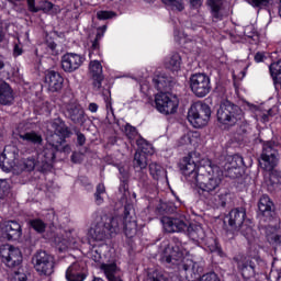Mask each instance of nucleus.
<instances>
[{
    "label": "nucleus",
    "instance_id": "09e8293b",
    "mask_svg": "<svg viewBox=\"0 0 281 281\" xmlns=\"http://www.w3.org/2000/svg\"><path fill=\"white\" fill-rule=\"evenodd\" d=\"M10 194V184L7 180H0V199L8 196Z\"/></svg>",
    "mask_w": 281,
    "mask_h": 281
},
{
    "label": "nucleus",
    "instance_id": "58836bf2",
    "mask_svg": "<svg viewBox=\"0 0 281 281\" xmlns=\"http://www.w3.org/2000/svg\"><path fill=\"white\" fill-rule=\"evenodd\" d=\"M149 175L153 177V179L159 181V179L166 175V169H164L162 166L157 162H151L149 164Z\"/></svg>",
    "mask_w": 281,
    "mask_h": 281
},
{
    "label": "nucleus",
    "instance_id": "603ef678",
    "mask_svg": "<svg viewBox=\"0 0 281 281\" xmlns=\"http://www.w3.org/2000/svg\"><path fill=\"white\" fill-rule=\"evenodd\" d=\"M26 5L29 12L36 14V12H41V8L36 7V0H26Z\"/></svg>",
    "mask_w": 281,
    "mask_h": 281
},
{
    "label": "nucleus",
    "instance_id": "774afa93",
    "mask_svg": "<svg viewBox=\"0 0 281 281\" xmlns=\"http://www.w3.org/2000/svg\"><path fill=\"white\" fill-rule=\"evenodd\" d=\"M180 144H192V138H190V134H186L180 138Z\"/></svg>",
    "mask_w": 281,
    "mask_h": 281
},
{
    "label": "nucleus",
    "instance_id": "9b49d317",
    "mask_svg": "<svg viewBox=\"0 0 281 281\" xmlns=\"http://www.w3.org/2000/svg\"><path fill=\"white\" fill-rule=\"evenodd\" d=\"M189 87L196 98H205L212 91V79L204 72H195L189 78Z\"/></svg>",
    "mask_w": 281,
    "mask_h": 281
},
{
    "label": "nucleus",
    "instance_id": "c03bdc74",
    "mask_svg": "<svg viewBox=\"0 0 281 281\" xmlns=\"http://www.w3.org/2000/svg\"><path fill=\"white\" fill-rule=\"evenodd\" d=\"M119 170V179L120 180H128L131 178V168L126 164L116 165Z\"/></svg>",
    "mask_w": 281,
    "mask_h": 281
},
{
    "label": "nucleus",
    "instance_id": "2eb2a0df",
    "mask_svg": "<svg viewBox=\"0 0 281 281\" xmlns=\"http://www.w3.org/2000/svg\"><path fill=\"white\" fill-rule=\"evenodd\" d=\"M223 173L229 179H238L245 172V158L235 154L227 156L223 166Z\"/></svg>",
    "mask_w": 281,
    "mask_h": 281
},
{
    "label": "nucleus",
    "instance_id": "37998d69",
    "mask_svg": "<svg viewBox=\"0 0 281 281\" xmlns=\"http://www.w3.org/2000/svg\"><path fill=\"white\" fill-rule=\"evenodd\" d=\"M239 67H243L241 70H233V80L234 85H236L238 81L244 80L245 76H247V70L249 69V66H245V63H239Z\"/></svg>",
    "mask_w": 281,
    "mask_h": 281
},
{
    "label": "nucleus",
    "instance_id": "7c9ffc66",
    "mask_svg": "<svg viewBox=\"0 0 281 281\" xmlns=\"http://www.w3.org/2000/svg\"><path fill=\"white\" fill-rule=\"evenodd\" d=\"M14 102V91L8 82H0V104L8 106Z\"/></svg>",
    "mask_w": 281,
    "mask_h": 281
},
{
    "label": "nucleus",
    "instance_id": "0e129e2a",
    "mask_svg": "<svg viewBox=\"0 0 281 281\" xmlns=\"http://www.w3.org/2000/svg\"><path fill=\"white\" fill-rule=\"evenodd\" d=\"M46 47L48 49H50V52L54 54V52H56V47H58V45L53 40H47L46 41Z\"/></svg>",
    "mask_w": 281,
    "mask_h": 281
},
{
    "label": "nucleus",
    "instance_id": "e2e57ef3",
    "mask_svg": "<svg viewBox=\"0 0 281 281\" xmlns=\"http://www.w3.org/2000/svg\"><path fill=\"white\" fill-rule=\"evenodd\" d=\"M203 5V0H190V7L193 10H199Z\"/></svg>",
    "mask_w": 281,
    "mask_h": 281
},
{
    "label": "nucleus",
    "instance_id": "dca6fc26",
    "mask_svg": "<svg viewBox=\"0 0 281 281\" xmlns=\"http://www.w3.org/2000/svg\"><path fill=\"white\" fill-rule=\"evenodd\" d=\"M0 257L5 267L10 269L19 267L23 262L21 250L13 246H3L0 249Z\"/></svg>",
    "mask_w": 281,
    "mask_h": 281
},
{
    "label": "nucleus",
    "instance_id": "0eeeda50",
    "mask_svg": "<svg viewBox=\"0 0 281 281\" xmlns=\"http://www.w3.org/2000/svg\"><path fill=\"white\" fill-rule=\"evenodd\" d=\"M137 82L143 95H150L153 87L156 91H159L158 93H170L172 87H175V78L159 70H156L151 77L146 72L142 78L137 79Z\"/></svg>",
    "mask_w": 281,
    "mask_h": 281
},
{
    "label": "nucleus",
    "instance_id": "de8ad7c7",
    "mask_svg": "<svg viewBox=\"0 0 281 281\" xmlns=\"http://www.w3.org/2000/svg\"><path fill=\"white\" fill-rule=\"evenodd\" d=\"M114 16H116V14L113 11H98L97 12V19H99V21H108V19H113Z\"/></svg>",
    "mask_w": 281,
    "mask_h": 281
},
{
    "label": "nucleus",
    "instance_id": "423d86ee",
    "mask_svg": "<svg viewBox=\"0 0 281 281\" xmlns=\"http://www.w3.org/2000/svg\"><path fill=\"white\" fill-rule=\"evenodd\" d=\"M278 161H280L278 145L271 140L263 143L259 164L263 170H267L263 176V186L268 192H276L281 186V172L273 170L278 166Z\"/></svg>",
    "mask_w": 281,
    "mask_h": 281
},
{
    "label": "nucleus",
    "instance_id": "a18cd8bd",
    "mask_svg": "<svg viewBox=\"0 0 281 281\" xmlns=\"http://www.w3.org/2000/svg\"><path fill=\"white\" fill-rule=\"evenodd\" d=\"M10 281H27V274L23 268H19L10 274Z\"/></svg>",
    "mask_w": 281,
    "mask_h": 281
},
{
    "label": "nucleus",
    "instance_id": "ddd939ff",
    "mask_svg": "<svg viewBox=\"0 0 281 281\" xmlns=\"http://www.w3.org/2000/svg\"><path fill=\"white\" fill-rule=\"evenodd\" d=\"M173 38L177 44L192 52L193 54H199L201 47H203V37L201 36H189L186 32L177 26L173 27Z\"/></svg>",
    "mask_w": 281,
    "mask_h": 281
},
{
    "label": "nucleus",
    "instance_id": "aec40b11",
    "mask_svg": "<svg viewBox=\"0 0 281 281\" xmlns=\"http://www.w3.org/2000/svg\"><path fill=\"white\" fill-rule=\"evenodd\" d=\"M65 115L70 122H72V124H78L79 126H82L85 122H87L85 109H82V105L78 103H69L66 106Z\"/></svg>",
    "mask_w": 281,
    "mask_h": 281
},
{
    "label": "nucleus",
    "instance_id": "052dcab7",
    "mask_svg": "<svg viewBox=\"0 0 281 281\" xmlns=\"http://www.w3.org/2000/svg\"><path fill=\"white\" fill-rule=\"evenodd\" d=\"M22 54H23V47L20 44H14V46H13L14 58L21 56Z\"/></svg>",
    "mask_w": 281,
    "mask_h": 281
},
{
    "label": "nucleus",
    "instance_id": "8fccbe9b",
    "mask_svg": "<svg viewBox=\"0 0 281 281\" xmlns=\"http://www.w3.org/2000/svg\"><path fill=\"white\" fill-rule=\"evenodd\" d=\"M252 8H265L269 5L270 0H246Z\"/></svg>",
    "mask_w": 281,
    "mask_h": 281
},
{
    "label": "nucleus",
    "instance_id": "6ab92c4d",
    "mask_svg": "<svg viewBox=\"0 0 281 281\" xmlns=\"http://www.w3.org/2000/svg\"><path fill=\"white\" fill-rule=\"evenodd\" d=\"M235 262H237V269L244 280H251L256 277L258 270L256 269V263L251 259L245 257H235Z\"/></svg>",
    "mask_w": 281,
    "mask_h": 281
},
{
    "label": "nucleus",
    "instance_id": "cd10ccee",
    "mask_svg": "<svg viewBox=\"0 0 281 281\" xmlns=\"http://www.w3.org/2000/svg\"><path fill=\"white\" fill-rule=\"evenodd\" d=\"M206 5L211 10L212 19L223 21L225 16V2L223 0H206Z\"/></svg>",
    "mask_w": 281,
    "mask_h": 281
},
{
    "label": "nucleus",
    "instance_id": "c85d7f7f",
    "mask_svg": "<svg viewBox=\"0 0 281 281\" xmlns=\"http://www.w3.org/2000/svg\"><path fill=\"white\" fill-rule=\"evenodd\" d=\"M181 55L179 53H171L165 58V67L172 74H179L181 71Z\"/></svg>",
    "mask_w": 281,
    "mask_h": 281
},
{
    "label": "nucleus",
    "instance_id": "49530a36",
    "mask_svg": "<svg viewBox=\"0 0 281 281\" xmlns=\"http://www.w3.org/2000/svg\"><path fill=\"white\" fill-rule=\"evenodd\" d=\"M147 281H169V280L164 272L159 270H154L153 272L148 273Z\"/></svg>",
    "mask_w": 281,
    "mask_h": 281
},
{
    "label": "nucleus",
    "instance_id": "864d4df0",
    "mask_svg": "<svg viewBox=\"0 0 281 281\" xmlns=\"http://www.w3.org/2000/svg\"><path fill=\"white\" fill-rule=\"evenodd\" d=\"M244 34H245L248 38H254V36H256V27H254L252 24L245 26V27H244Z\"/></svg>",
    "mask_w": 281,
    "mask_h": 281
},
{
    "label": "nucleus",
    "instance_id": "f03ea898",
    "mask_svg": "<svg viewBox=\"0 0 281 281\" xmlns=\"http://www.w3.org/2000/svg\"><path fill=\"white\" fill-rule=\"evenodd\" d=\"M180 170L190 183H196L198 188L210 194L221 190L223 183V170L216 165L207 161L206 165H196V160L192 157V153L184 156L180 162Z\"/></svg>",
    "mask_w": 281,
    "mask_h": 281
},
{
    "label": "nucleus",
    "instance_id": "7ed1b4c3",
    "mask_svg": "<svg viewBox=\"0 0 281 281\" xmlns=\"http://www.w3.org/2000/svg\"><path fill=\"white\" fill-rule=\"evenodd\" d=\"M53 134L46 137V144L42 149L35 151L36 158H27L29 170H34L38 166L42 172H47L54 168L56 161V150L66 144L67 137L71 136V131L61 119L52 122Z\"/></svg>",
    "mask_w": 281,
    "mask_h": 281
},
{
    "label": "nucleus",
    "instance_id": "bb28decb",
    "mask_svg": "<svg viewBox=\"0 0 281 281\" xmlns=\"http://www.w3.org/2000/svg\"><path fill=\"white\" fill-rule=\"evenodd\" d=\"M45 82L48 86V90L53 93H57L63 89L65 78L61 77L60 72L56 70H49L45 75Z\"/></svg>",
    "mask_w": 281,
    "mask_h": 281
},
{
    "label": "nucleus",
    "instance_id": "9d476101",
    "mask_svg": "<svg viewBox=\"0 0 281 281\" xmlns=\"http://www.w3.org/2000/svg\"><path fill=\"white\" fill-rule=\"evenodd\" d=\"M210 117H212V108L206 103H194L188 111V121L193 128H203V126H207Z\"/></svg>",
    "mask_w": 281,
    "mask_h": 281
},
{
    "label": "nucleus",
    "instance_id": "c9c22d12",
    "mask_svg": "<svg viewBox=\"0 0 281 281\" xmlns=\"http://www.w3.org/2000/svg\"><path fill=\"white\" fill-rule=\"evenodd\" d=\"M103 100L105 103V111H106V120L110 124H113L115 122V110L113 109V100L111 99V92H109V95L104 94Z\"/></svg>",
    "mask_w": 281,
    "mask_h": 281
},
{
    "label": "nucleus",
    "instance_id": "13d9d810",
    "mask_svg": "<svg viewBox=\"0 0 281 281\" xmlns=\"http://www.w3.org/2000/svg\"><path fill=\"white\" fill-rule=\"evenodd\" d=\"M70 159L72 164H82V154L74 151Z\"/></svg>",
    "mask_w": 281,
    "mask_h": 281
},
{
    "label": "nucleus",
    "instance_id": "a19ab883",
    "mask_svg": "<svg viewBox=\"0 0 281 281\" xmlns=\"http://www.w3.org/2000/svg\"><path fill=\"white\" fill-rule=\"evenodd\" d=\"M104 194H106V187H104V183H99L94 192V203H97V205L104 203Z\"/></svg>",
    "mask_w": 281,
    "mask_h": 281
},
{
    "label": "nucleus",
    "instance_id": "bf43d9fd",
    "mask_svg": "<svg viewBox=\"0 0 281 281\" xmlns=\"http://www.w3.org/2000/svg\"><path fill=\"white\" fill-rule=\"evenodd\" d=\"M57 153H65V155H69V153H71V146L66 145L65 143L60 145L59 149L56 150V155Z\"/></svg>",
    "mask_w": 281,
    "mask_h": 281
},
{
    "label": "nucleus",
    "instance_id": "4c0bfd02",
    "mask_svg": "<svg viewBox=\"0 0 281 281\" xmlns=\"http://www.w3.org/2000/svg\"><path fill=\"white\" fill-rule=\"evenodd\" d=\"M123 131L127 139H130L131 144H135V142H137V139L142 137V135H139V132H137V127L131 125L130 123L125 124Z\"/></svg>",
    "mask_w": 281,
    "mask_h": 281
},
{
    "label": "nucleus",
    "instance_id": "e433bc0d",
    "mask_svg": "<svg viewBox=\"0 0 281 281\" xmlns=\"http://www.w3.org/2000/svg\"><path fill=\"white\" fill-rule=\"evenodd\" d=\"M138 153H142L143 155H154L155 149L153 148V144L148 143L144 137H139L135 142Z\"/></svg>",
    "mask_w": 281,
    "mask_h": 281
},
{
    "label": "nucleus",
    "instance_id": "6e6d98bb",
    "mask_svg": "<svg viewBox=\"0 0 281 281\" xmlns=\"http://www.w3.org/2000/svg\"><path fill=\"white\" fill-rule=\"evenodd\" d=\"M272 111L273 110L270 109L266 113H262L261 115H259L260 122H262L263 124H267V122H269V117L273 115Z\"/></svg>",
    "mask_w": 281,
    "mask_h": 281
},
{
    "label": "nucleus",
    "instance_id": "f8f14e48",
    "mask_svg": "<svg viewBox=\"0 0 281 281\" xmlns=\"http://www.w3.org/2000/svg\"><path fill=\"white\" fill-rule=\"evenodd\" d=\"M32 265L38 276L49 277L54 273L56 262L47 251L40 250L32 257Z\"/></svg>",
    "mask_w": 281,
    "mask_h": 281
},
{
    "label": "nucleus",
    "instance_id": "680f3d73",
    "mask_svg": "<svg viewBox=\"0 0 281 281\" xmlns=\"http://www.w3.org/2000/svg\"><path fill=\"white\" fill-rule=\"evenodd\" d=\"M86 142H87V137H85V134L78 132L77 133V144H78V146H85Z\"/></svg>",
    "mask_w": 281,
    "mask_h": 281
},
{
    "label": "nucleus",
    "instance_id": "39448f33",
    "mask_svg": "<svg viewBox=\"0 0 281 281\" xmlns=\"http://www.w3.org/2000/svg\"><path fill=\"white\" fill-rule=\"evenodd\" d=\"M224 225H228L231 232H239L249 245V258L256 260L257 265L265 267L267 265L260 258V245H258V236L254 229V221L247 218V210L245 207H235L224 217Z\"/></svg>",
    "mask_w": 281,
    "mask_h": 281
},
{
    "label": "nucleus",
    "instance_id": "338daca9",
    "mask_svg": "<svg viewBox=\"0 0 281 281\" xmlns=\"http://www.w3.org/2000/svg\"><path fill=\"white\" fill-rule=\"evenodd\" d=\"M98 109H100L98 103L92 102L88 105V111H90V113H98Z\"/></svg>",
    "mask_w": 281,
    "mask_h": 281
},
{
    "label": "nucleus",
    "instance_id": "69168bd1",
    "mask_svg": "<svg viewBox=\"0 0 281 281\" xmlns=\"http://www.w3.org/2000/svg\"><path fill=\"white\" fill-rule=\"evenodd\" d=\"M266 58H267V55H265V53H262V52H258L255 55V61H257V63H265Z\"/></svg>",
    "mask_w": 281,
    "mask_h": 281
},
{
    "label": "nucleus",
    "instance_id": "412c9836",
    "mask_svg": "<svg viewBox=\"0 0 281 281\" xmlns=\"http://www.w3.org/2000/svg\"><path fill=\"white\" fill-rule=\"evenodd\" d=\"M106 30H108L106 24L99 26L97 29L95 38L91 42V45L88 48V56L90 60H98V58H102V52L100 50V41L104 38V34H106Z\"/></svg>",
    "mask_w": 281,
    "mask_h": 281
},
{
    "label": "nucleus",
    "instance_id": "b1692460",
    "mask_svg": "<svg viewBox=\"0 0 281 281\" xmlns=\"http://www.w3.org/2000/svg\"><path fill=\"white\" fill-rule=\"evenodd\" d=\"M258 211L265 221H271L276 214V204L267 194H262L258 201Z\"/></svg>",
    "mask_w": 281,
    "mask_h": 281
},
{
    "label": "nucleus",
    "instance_id": "4468645a",
    "mask_svg": "<svg viewBox=\"0 0 281 281\" xmlns=\"http://www.w3.org/2000/svg\"><path fill=\"white\" fill-rule=\"evenodd\" d=\"M155 105L158 113L172 115L179 109V99L172 97L170 92H158L155 95Z\"/></svg>",
    "mask_w": 281,
    "mask_h": 281
},
{
    "label": "nucleus",
    "instance_id": "a878e982",
    "mask_svg": "<svg viewBox=\"0 0 281 281\" xmlns=\"http://www.w3.org/2000/svg\"><path fill=\"white\" fill-rule=\"evenodd\" d=\"M204 201L210 207L218 210V207H225L227 205V193L221 192V190L213 193H205Z\"/></svg>",
    "mask_w": 281,
    "mask_h": 281
},
{
    "label": "nucleus",
    "instance_id": "20e7f679",
    "mask_svg": "<svg viewBox=\"0 0 281 281\" xmlns=\"http://www.w3.org/2000/svg\"><path fill=\"white\" fill-rule=\"evenodd\" d=\"M160 223L168 234L183 233L189 236L190 240L198 243V245H204V249L211 254H217L223 256V249L218 246V241L214 237H207L203 226L200 224H188L186 217H170L162 216Z\"/></svg>",
    "mask_w": 281,
    "mask_h": 281
},
{
    "label": "nucleus",
    "instance_id": "3c124183",
    "mask_svg": "<svg viewBox=\"0 0 281 281\" xmlns=\"http://www.w3.org/2000/svg\"><path fill=\"white\" fill-rule=\"evenodd\" d=\"M236 124H237V126H239V128L237 130L238 135H245V133H247V131L249 128V123H247V121H245V119H243L241 121H239Z\"/></svg>",
    "mask_w": 281,
    "mask_h": 281
},
{
    "label": "nucleus",
    "instance_id": "c756f323",
    "mask_svg": "<svg viewBox=\"0 0 281 281\" xmlns=\"http://www.w3.org/2000/svg\"><path fill=\"white\" fill-rule=\"evenodd\" d=\"M101 271H103L109 281H123L122 278H120V268H117L115 261L103 263L101 266Z\"/></svg>",
    "mask_w": 281,
    "mask_h": 281
},
{
    "label": "nucleus",
    "instance_id": "79ce46f5",
    "mask_svg": "<svg viewBox=\"0 0 281 281\" xmlns=\"http://www.w3.org/2000/svg\"><path fill=\"white\" fill-rule=\"evenodd\" d=\"M29 225L32 227V229L37 232V234H43L47 227V224H45V222H43L41 218L30 220Z\"/></svg>",
    "mask_w": 281,
    "mask_h": 281
},
{
    "label": "nucleus",
    "instance_id": "4be33fe9",
    "mask_svg": "<svg viewBox=\"0 0 281 281\" xmlns=\"http://www.w3.org/2000/svg\"><path fill=\"white\" fill-rule=\"evenodd\" d=\"M89 70L92 78V87L97 91L102 89V82H104V74L102 70V64L100 59H92L89 64Z\"/></svg>",
    "mask_w": 281,
    "mask_h": 281
},
{
    "label": "nucleus",
    "instance_id": "5fc2aeb1",
    "mask_svg": "<svg viewBox=\"0 0 281 281\" xmlns=\"http://www.w3.org/2000/svg\"><path fill=\"white\" fill-rule=\"evenodd\" d=\"M120 187H119V192L123 194V196H126V193L128 192V180H120Z\"/></svg>",
    "mask_w": 281,
    "mask_h": 281
},
{
    "label": "nucleus",
    "instance_id": "72a5a7b5",
    "mask_svg": "<svg viewBox=\"0 0 281 281\" xmlns=\"http://www.w3.org/2000/svg\"><path fill=\"white\" fill-rule=\"evenodd\" d=\"M172 195L175 196V203L173 205L171 203L166 204L162 203L160 204V207H158V212H161V210H164V212H166V214H172L175 212H177V210H179V207H181V205H186L183 203V201L181 200V198H179V195H177V193H175V191H172Z\"/></svg>",
    "mask_w": 281,
    "mask_h": 281
},
{
    "label": "nucleus",
    "instance_id": "393cba45",
    "mask_svg": "<svg viewBox=\"0 0 281 281\" xmlns=\"http://www.w3.org/2000/svg\"><path fill=\"white\" fill-rule=\"evenodd\" d=\"M10 146L4 147V151L0 156V168L3 172H12L16 170V151H8Z\"/></svg>",
    "mask_w": 281,
    "mask_h": 281
},
{
    "label": "nucleus",
    "instance_id": "2f4dec72",
    "mask_svg": "<svg viewBox=\"0 0 281 281\" xmlns=\"http://www.w3.org/2000/svg\"><path fill=\"white\" fill-rule=\"evenodd\" d=\"M20 139L22 142H25L26 144H32V146H37V148H41L43 146V135L38 132H26L19 134Z\"/></svg>",
    "mask_w": 281,
    "mask_h": 281
},
{
    "label": "nucleus",
    "instance_id": "473e14b6",
    "mask_svg": "<svg viewBox=\"0 0 281 281\" xmlns=\"http://www.w3.org/2000/svg\"><path fill=\"white\" fill-rule=\"evenodd\" d=\"M16 74H19V70L14 69L9 64H5V61H3V56H0V80L2 82L5 80H12Z\"/></svg>",
    "mask_w": 281,
    "mask_h": 281
},
{
    "label": "nucleus",
    "instance_id": "5701e85b",
    "mask_svg": "<svg viewBox=\"0 0 281 281\" xmlns=\"http://www.w3.org/2000/svg\"><path fill=\"white\" fill-rule=\"evenodd\" d=\"M0 227L7 240H19L23 236V228H21V224L16 221L4 222Z\"/></svg>",
    "mask_w": 281,
    "mask_h": 281
},
{
    "label": "nucleus",
    "instance_id": "4d7b16f0",
    "mask_svg": "<svg viewBox=\"0 0 281 281\" xmlns=\"http://www.w3.org/2000/svg\"><path fill=\"white\" fill-rule=\"evenodd\" d=\"M270 278H272V280H274V281L280 280V278H281V268L280 269L272 268L270 270Z\"/></svg>",
    "mask_w": 281,
    "mask_h": 281
},
{
    "label": "nucleus",
    "instance_id": "ea45409f",
    "mask_svg": "<svg viewBox=\"0 0 281 281\" xmlns=\"http://www.w3.org/2000/svg\"><path fill=\"white\" fill-rule=\"evenodd\" d=\"M164 5L169 10H173L177 12H183L186 10V4H183V0H161Z\"/></svg>",
    "mask_w": 281,
    "mask_h": 281
},
{
    "label": "nucleus",
    "instance_id": "f704fd0d",
    "mask_svg": "<svg viewBox=\"0 0 281 281\" xmlns=\"http://www.w3.org/2000/svg\"><path fill=\"white\" fill-rule=\"evenodd\" d=\"M269 71L274 87H281V60L272 63L269 66Z\"/></svg>",
    "mask_w": 281,
    "mask_h": 281
},
{
    "label": "nucleus",
    "instance_id": "a211bd4d",
    "mask_svg": "<svg viewBox=\"0 0 281 281\" xmlns=\"http://www.w3.org/2000/svg\"><path fill=\"white\" fill-rule=\"evenodd\" d=\"M82 63H85V56L80 54L66 53L61 56V69L66 74H74L82 67Z\"/></svg>",
    "mask_w": 281,
    "mask_h": 281
},
{
    "label": "nucleus",
    "instance_id": "1a4fd4ad",
    "mask_svg": "<svg viewBox=\"0 0 281 281\" xmlns=\"http://www.w3.org/2000/svg\"><path fill=\"white\" fill-rule=\"evenodd\" d=\"M148 154H142L136 151L134 155V170L135 177L138 179L139 183H142L144 190L146 192L153 193L157 190L155 184H150V179H148V173H146V168H148V158L146 157Z\"/></svg>",
    "mask_w": 281,
    "mask_h": 281
},
{
    "label": "nucleus",
    "instance_id": "f3484780",
    "mask_svg": "<svg viewBox=\"0 0 281 281\" xmlns=\"http://www.w3.org/2000/svg\"><path fill=\"white\" fill-rule=\"evenodd\" d=\"M89 276V270L87 269V262L82 260H77L72 262L65 272V279L67 281H85Z\"/></svg>",
    "mask_w": 281,
    "mask_h": 281
},
{
    "label": "nucleus",
    "instance_id": "6e6552de",
    "mask_svg": "<svg viewBox=\"0 0 281 281\" xmlns=\"http://www.w3.org/2000/svg\"><path fill=\"white\" fill-rule=\"evenodd\" d=\"M216 115L217 122L223 126H236L238 122L244 120L245 112L240 106L226 100L220 104Z\"/></svg>",
    "mask_w": 281,
    "mask_h": 281
},
{
    "label": "nucleus",
    "instance_id": "f257e3e1",
    "mask_svg": "<svg viewBox=\"0 0 281 281\" xmlns=\"http://www.w3.org/2000/svg\"><path fill=\"white\" fill-rule=\"evenodd\" d=\"M102 223H98L93 228L88 231V237H75L76 231L66 232V237L56 235L54 237V245L58 251H67V249H82V245H87V258L100 265H109L111 260H106V251L109 245L104 243L106 236L120 234L124 232L126 238H135L137 235V217L133 215V204L126 203L124 206V214L114 217L103 216Z\"/></svg>",
    "mask_w": 281,
    "mask_h": 281
}]
</instances>
